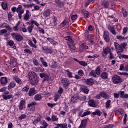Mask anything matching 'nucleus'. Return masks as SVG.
<instances>
[{
  "label": "nucleus",
  "mask_w": 128,
  "mask_h": 128,
  "mask_svg": "<svg viewBox=\"0 0 128 128\" xmlns=\"http://www.w3.org/2000/svg\"><path fill=\"white\" fill-rule=\"evenodd\" d=\"M24 104H26V100H22L18 106L19 110H24Z\"/></svg>",
  "instance_id": "16"
},
{
  "label": "nucleus",
  "mask_w": 128,
  "mask_h": 128,
  "mask_svg": "<svg viewBox=\"0 0 128 128\" xmlns=\"http://www.w3.org/2000/svg\"><path fill=\"white\" fill-rule=\"evenodd\" d=\"M114 84H120L122 82V80H120V77L117 75H114L112 78Z\"/></svg>",
  "instance_id": "6"
},
{
  "label": "nucleus",
  "mask_w": 128,
  "mask_h": 128,
  "mask_svg": "<svg viewBox=\"0 0 128 128\" xmlns=\"http://www.w3.org/2000/svg\"><path fill=\"white\" fill-rule=\"evenodd\" d=\"M16 12L18 14V18H20V20H22V14L24 12V10H22V5L18 6V8L16 10Z\"/></svg>",
  "instance_id": "2"
},
{
  "label": "nucleus",
  "mask_w": 128,
  "mask_h": 128,
  "mask_svg": "<svg viewBox=\"0 0 128 128\" xmlns=\"http://www.w3.org/2000/svg\"><path fill=\"white\" fill-rule=\"evenodd\" d=\"M2 98L5 100H10V98H12V94H8V95H2Z\"/></svg>",
  "instance_id": "26"
},
{
  "label": "nucleus",
  "mask_w": 128,
  "mask_h": 128,
  "mask_svg": "<svg viewBox=\"0 0 128 128\" xmlns=\"http://www.w3.org/2000/svg\"><path fill=\"white\" fill-rule=\"evenodd\" d=\"M33 62L35 66H38V61L36 58L33 59Z\"/></svg>",
  "instance_id": "60"
},
{
  "label": "nucleus",
  "mask_w": 128,
  "mask_h": 128,
  "mask_svg": "<svg viewBox=\"0 0 128 128\" xmlns=\"http://www.w3.org/2000/svg\"><path fill=\"white\" fill-rule=\"evenodd\" d=\"M80 100V96L78 94H74L70 98V102H77Z\"/></svg>",
  "instance_id": "7"
},
{
  "label": "nucleus",
  "mask_w": 128,
  "mask_h": 128,
  "mask_svg": "<svg viewBox=\"0 0 128 128\" xmlns=\"http://www.w3.org/2000/svg\"><path fill=\"white\" fill-rule=\"evenodd\" d=\"M81 47L82 48V50H88V46H86L84 44H81Z\"/></svg>",
  "instance_id": "49"
},
{
  "label": "nucleus",
  "mask_w": 128,
  "mask_h": 128,
  "mask_svg": "<svg viewBox=\"0 0 128 128\" xmlns=\"http://www.w3.org/2000/svg\"><path fill=\"white\" fill-rule=\"evenodd\" d=\"M10 64H12V66H14V68L18 66V62H16V58H14V57H11Z\"/></svg>",
  "instance_id": "15"
},
{
  "label": "nucleus",
  "mask_w": 128,
  "mask_h": 128,
  "mask_svg": "<svg viewBox=\"0 0 128 128\" xmlns=\"http://www.w3.org/2000/svg\"><path fill=\"white\" fill-rule=\"evenodd\" d=\"M116 38L117 40H126V38H124V37H122V36H116Z\"/></svg>",
  "instance_id": "57"
},
{
  "label": "nucleus",
  "mask_w": 128,
  "mask_h": 128,
  "mask_svg": "<svg viewBox=\"0 0 128 128\" xmlns=\"http://www.w3.org/2000/svg\"><path fill=\"white\" fill-rule=\"evenodd\" d=\"M78 76H84V71L82 70H80L78 71Z\"/></svg>",
  "instance_id": "58"
},
{
  "label": "nucleus",
  "mask_w": 128,
  "mask_h": 128,
  "mask_svg": "<svg viewBox=\"0 0 128 128\" xmlns=\"http://www.w3.org/2000/svg\"><path fill=\"white\" fill-rule=\"evenodd\" d=\"M93 116H102V112L100 110L96 109V110L95 112L92 113Z\"/></svg>",
  "instance_id": "28"
},
{
  "label": "nucleus",
  "mask_w": 128,
  "mask_h": 128,
  "mask_svg": "<svg viewBox=\"0 0 128 128\" xmlns=\"http://www.w3.org/2000/svg\"><path fill=\"white\" fill-rule=\"evenodd\" d=\"M35 100H42V95L40 94H37L34 96Z\"/></svg>",
  "instance_id": "36"
},
{
  "label": "nucleus",
  "mask_w": 128,
  "mask_h": 128,
  "mask_svg": "<svg viewBox=\"0 0 128 128\" xmlns=\"http://www.w3.org/2000/svg\"><path fill=\"white\" fill-rule=\"evenodd\" d=\"M80 66H88V63L84 61H79V63Z\"/></svg>",
  "instance_id": "41"
},
{
  "label": "nucleus",
  "mask_w": 128,
  "mask_h": 128,
  "mask_svg": "<svg viewBox=\"0 0 128 128\" xmlns=\"http://www.w3.org/2000/svg\"><path fill=\"white\" fill-rule=\"evenodd\" d=\"M110 102H112V101L110 100H108L107 102H106L105 104L106 108H112Z\"/></svg>",
  "instance_id": "31"
},
{
  "label": "nucleus",
  "mask_w": 128,
  "mask_h": 128,
  "mask_svg": "<svg viewBox=\"0 0 128 128\" xmlns=\"http://www.w3.org/2000/svg\"><path fill=\"white\" fill-rule=\"evenodd\" d=\"M47 106H49V108H52L54 106H56V104H50V103H48Z\"/></svg>",
  "instance_id": "63"
},
{
  "label": "nucleus",
  "mask_w": 128,
  "mask_h": 128,
  "mask_svg": "<svg viewBox=\"0 0 128 128\" xmlns=\"http://www.w3.org/2000/svg\"><path fill=\"white\" fill-rule=\"evenodd\" d=\"M26 118V116L25 114H22V115L20 116L18 118L20 120H24Z\"/></svg>",
  "instance_id": "43"
},
{
  "label": "nucleus",
  "mask_w": 128,
  "mask_h": 128,
  "mask_svg": "<svg viewBox=\"0 0 128 128\" xmlns=\"http://www.w3.org/2000/svg\"><path fill=\"white\" fill-rule=\"evenodd\" d=\"M64 38L66 40H68L70 44H74V41H72V38H70V36H66Z\"/></svg>",
  "instance_id": "34"
},
{
  "label": "nucleus",
  "mask_w": 128,
  "mask_h": 128,
  "mask_svg": "<svg viewBox=\"0 0 128 128\" xmlns=\"http://www.w3.org/2000/svg\"><path fill=\"white\" fill-rule=\"evenodd\" d=\"M88 114H90V111H87L86 112H84L81 116L82 118H84V116H88Z\"/></svg>",
  "instance_id": "50"
},
{
  "label": "nucleus",
  "mask_w": 128,
  "mask_h": 128,
  "mask_svg": "<svg viewBox=\"0 0 128 128\" xmlns=\"http://www.w3.org/2000/svg\"><path fill=\"white\" fill-rule=\"evenodd\" d=\"M112 52L110 47L103 48V51L102 52V56L104 58L106 56H108V54Z\"/></svg>",
  "instance_id": "3"
},
{
  "label": "nucleus",
  "mask_w": 128,
  "mask_h": 128,
  "mask_svg": "<svg viewBox=\"0 0 128 128\" xmlns=\"http://www.w3.org/2000/svg\"><path fill=\"white\" fill-rule=\"evenodd\" d=\"M56 126H60V128H68V124L66 123H64V124H55Z\"/></svg>",
  "instance_id": "30"
},
{
  "label": "nucleus",
  "mask_w": 128,
  "mask_h": 128,
  "mask_svg": "<svg viewBox=\"0 0 128 128\" xmlns=\"http://www.w3.org/2000/svg\"><path fill=\"white\" fill-rule=\"evenodd\" d=\"M30 13L28 10H26V13L24 16V20H28L30 19Z\"/></svg>",
  "instance_id": "21"
},
{
  "label": "nucleus",
  "mask_w": 128,
  "mask_h": 128,
  "mask_svg": "<svg viewBox=\"0 0 128 128\" xmlns=\"http://www.w3.org/2000/svg\"><path fill=\"white\" fill-rule=\"evenodd\" d=\"M13 80H14V82H16V84H22V80L18 78V76H14L13 78Z\"/></svg>",
  "instance_id": "19"
},
{
  "label": "nucleus",
  "mask_w": 128,
  "mask_h": 128,
  "mask_svg": "<svg viewBox=\"0 0 128 128\" xmlns=\"http://www.w3.org/2000/svg\"><path fill=\"white\" fill-rule=\"evenodd\" d=\"M7 44L8 46H12L13 48H16L14 44V42L12 40L8 41Z\"/></svg>",
  "instance_id": "29"
},
{
  "label": "nucleus",
  "mask_w": 128,
  "mask_h": 128,
  "mask_svg": "<svg viewBox=\"0 0 128 128\" xmlns=\"http://www.w3.org/2000/svg\"><path fill=\"white\" fill-rule=\"evenodd\" d=\"M114 126L112 124H108L105 126V128H112Z\"/></svg>",
  "instance_id": "64"
},
{
  "label": "nucleus",
  "mask_w": 128,
  "mask_h": 128,
  "mask_svg": "<svg viewBox=\"0 0 128 128\" xmlns=\"http://www.w3.org/2000/svg\"><path fill=\"white\" fill-rule=\"evenodd\" d=\"M50 10L47 9L43 12V16H45V18H46L50 16Z\"/></svg>",
  "instance_id": "27"
},
{
  "label": "nucleus",
  "mask_w": 128,
  "mask_h": 128,
  "mask_svg": "<svg viewBox=\"0 0 128 128\" xmlns=\"http://www.w3.org/2000/svg\"><path fill=\"white\" fill-rule=\"evenodd\" d=\"M66 72H67V76H68V78H72V73L70 72L68 70H66Z\"/></svg>",
  "instance_id": "48"
},
{
  "label": "nucleus",
  "mask_w": 128,
  "mask_h": 128,
  "mask_svg": "<svg viewBox=\"0 0 128 128\" xmlns=\"http://www.w3.org/2000/svg\"><path fill=\"white\" fill-rule=\"evenodd\" d=\"M84 82L87 86H93V84H94V79L92 78L87 79L85 80Z\"/></svg>",
  "instance_id": "11"
},
{
  "label": "nucleus",
  "mask_w": 128,
  "mask_h": 128,
  "mask_svg": "<svg viewBox=\"0 0 128 128\" xmlns=\"http://www.w3.org/2000/svg\"><path fill=\"white\" fill-rule=\"evenodd\" d=\"M100 96H101L102 98H108V94H106L104 92L100 93Z\"/></svg>",
  "instance_id": "39"
},
{
  "label": "nucleus",
  "mask_w": 128,
  "mask_h": 128,
  "mask_svg": "<svg viewBox=\"0 0 128 128\" xmlns=\"http://www.w3.org/2000/svg\"><path fill=\"white\" fill-rule=\"evenodd\" d=\"M126 118H128V114H125L123 120V124H126Z\"/></svg>",
  "instance_id": "61"
},
{
  "label": "nucleus",
  "mask_w": 128,
  "mask_h": 128,
  "mask_svg": "<svg viewBox=\"0 0 128 128\" xmlns=\"http://www.w3.org/2000/svg\"><path fill=\"white\" fill-rule=\"evenodd\" d=\"M8 32V30L4 29V30H0V36H2L4 34H6Z\"/></svg>",
  "instance_id": "47"
},
{
  "label": "nucleus",
  "mask_w": 128,
  "mask_h": 128,
  "mask_svg": "<svg viewBox=\"0 0 128 128\" xmlns=\"http://www.w3.org/2000/svg\"><path fill=\"white\" fill-rule=\"evenodd\" d=\"M38 92V90H36V88H30L28 92V95L29 96H34Z\"/></svg>",
  "instance_id": "9"
},
{
  "label": "nucleus",
  "mask_w": 128,
  "mask_h": 128,
  "mask_svg": "<svg viewBox=\"0 0 128 128\" xmlns=\"http://www.w3.org/2000/svg\"><path fill=\"white\" fill-rule=\"evenodd\" d=\"M114 44L116 50H122L120 45L118 44L117 42H114Z\"/></svg>",
  "instance_id": "37"
},
{
  "label": "nucleus",
  "mask_w": 128,
  "mask_h": 128,
  "mask_svg": "<svg viewBox=\"0 0 128 128\" xmlns=\"http://www.w3.org/2000/svg\"><path fill=\"white\" fill-rule=\"evenodd\" d=\"M36 77V72H30L28 73V78L30 80Z\"/></svg>",
  "instance_id": "12"
},
{
  "label": "nucleus",
  "mask_w": 128,
  "mask_h": 128,
  "mask_svg": "<svg viewBox=\"0 0 128 128\" xmlns=\"http://www.w3.org/2000/svg\"><path fill=\"white\" fill-rule=\"evenodd\" d=\"M66 24H68V22L66 20H64L60 24V26L61 28H64V26H66Z\"/></svg>",
  "instance_id": "46"
},
{
  "label": "nucleus",
  "mask_w": 128,
  "mask_h": 128,
  "mask_svg": "<svg viewBox=\"0 0 128 128\" xmlns=\"http://www.w3.org/2000/svg\"><path fill=\"white\" fill-rule=\"evenodd\" d=\"M2 6L3 10H8V4L6 3V2H2Z\"/></svg>",
  "instance_id": "32"
},
{
  "label": "nucleus",
  "mask_w": 128,
  "mask_h": 128,
  "mask_svg": "<svg viewBox=\"0 0 128 128\" xmlns=\"http://www.w3.org/2000/svg\"><path fill=\"white\" fill-rule=\"evenodd\" d=\"M6 26H8V24L6 23H1L0 24V28H6Z\"/></svg>",
  "instance_id": "55"
},
{
  "label": "nucleus",
  "mask_w": 128,
  "mask_h": 128,
  "mask_svg": "<svg viewBox=\"0 0 128 128\" xmlns=\"http://www.w3.org/2000/svg\"><path fill=\"white\" fill-rule=\"evenodd\" d=\"M30 90V86L26 85L24 88H22V92H28V91Z\"/></svg>",
  "instance_id": "40"
},
{
  "label": "nucleus",
  "mask_w": 128,
  "mask_h": 128,
  "mask_svg": "<svg viewBox=\"0 0 128 128\" xmlns=\"http://www.w3.org/2000/svg\"><path fill=\"white\" fill-rule=\"evenodd\" d=\"M60 98V94H56L54 96V100L55 102H57V100Z\"/></svg>",
  "instance_id": "56"
},
{
  "label": "nucleus",
  "mask_w": 128,
  "mask_h": 128,
  "mask_svg": "<svg viewBox=\"0 0 128 128\" xmlns=\"http://www.w3.org/2000/svg\"><path fill=\"white\" fill-rule=\"evenodd\" d=\"M80 90L82 92H84V94H88L89 90L86 86H81Z\"/></svg>",
  "instance_id": "20"
},
{
  "label": "nucleus",
  "mask_w": 128,
  "mask_h": 128,
  "mask_svg": "<svg viewBox=\"0 0 128 128\" xmlns=\"http://www.w3.org/2000/svg\"><path fill=\"white\" fill-rule=\"evenodd\" d=\"M102 6L104 7V8H108L110 6V3L106 0H103L101 3Z\"/></svg>",
  "instance_id": "18"
},
{
  "label": "nucleus",
  "mask_w": 128,
  "mask_h": 128,
  "mask_svg": "<svg viewBox=\"0 0 128 128\" xmlns=\"http://www.w3.org/2000/svg\"><path fill=\"white\" fill-rule=\"evenodd\" d=\"M127 46L128 44L126 42L120 44L121 50H124V48H126V46Z\"/></svg>",
  "instance_id": "51"
},
{
  "label": "nucleus",
  "mask_w": 128,
  "mask_h": 128,
  "mask_svg": "<svg viewBox=\"0 0 128 128\" xmlns=\"http://www.w3.org/2000/svg\"><path fill=\"white\" fill-rule=\"evenodd\" d=\"M68 46L70 50H76V46L74 44H68Z\"/></svg>",
  "instance_id": "35"
},
{
  "label": "nucleus",
  "mask_w": 128,
  "mask_h": 128,
  "mask_svg": "<svg viewBox=\"0 0 128 128\" xmlns=\"http://www.w3.org/2000/svg\"><path fill=\"white\" fill-rule=\"evenodd\" d=\"M11 36L14 40H16L17 42H22V40H24V37L22 36V35L18 34L16 32L11 33Z\"/></svg>",
  "instance_id": "1"
},
{
  "label": "nucleus",
  "mask_w": 128,
  "mask_h": 128,
  "mask_svg": "<svg viewBox=\"0 0 128 128\" xmlns=\"http://www.w3.org/2000/svg\"><path fill=\"white\" fill-rule=\"evenodd\" d=\"M108 58L110 60H114V54L112 52H110V56H108Z\"/></svg>",
  "instance_id": "52"
},
{
  "label": "nucleus",
  "mask_w": 128,
  "mask_h": 128,
  "mask_svg": "<svg viewBox=\"0 0 128 128\" xmlns=\"http://www.w3.org/2000/svg\"><path fill=\"white\" fill-rule=\"evenodd\" d=\"M16 82L12 81L10 83L8 87V90H12V88H14V87L16 86Z\"/></svg>",
  "instance_id": "24"
},
{
  "label": "nucleus",
  "mask_w": 128,
  "mask_h": 128,
  "mask_svg": "<svg viewBox=\"0 0 128 128\" xmlns=\"http://www.w3.org/2000/svg\"><path fill=\"white\" fill-rule=\"evenodd\" d=\"M86 122H88V120L86 119H84L81 121V124L79 126V128H86Z\"/></svg>",
  "instance_id": "17"
},
{
  "label": "nucleus",
  "mask_w": 128,
  "mask_h": 128,
  "mask_svg": "<svg viewBox=\"0 0 128 128\" xmlns=\"http://www.w3.org/2000/svg\"><path fill=\"white\" fill-rule=\"evenodd\" d=\"M34 24H32L30 26L28 27L27 30L30 34H31L32 32V28H34Z\"/></svg>",
  "instance_id": "38"
},
{
  "label": "nucleus",
  "mask_w": 128,
  "mask_h": 128,
  "mask_svg": "<svg viewBox=\"0 0 128 128\" xmlns=\"http://www.w3.org/2000/svg\"><path fill=\"white\" fill-rule=\"evenodd\" d=\"M36 102H32V103H30L28 104V108H29L28 110L32 114L34 112V106H36Z\"/></svg>",
  "instance_id": "5"
},
{
  "label": "nucleus",
  "mask_w": 128,
  "mask_h": 128,
  "mask_svg": "<svg viewBox=\"0 0 128 128\" xmlns=\"http://www.w3.org/2000/svg\"><path fill=\"white\" fill-rule=\"evenodd\" d=\"M95 73L96 74H98V76H99L100 74V68L98 67L96 69V72Z\"/></svg>",
  "instance_id": "53"
},
{
  "label": "nucleus",
  "mask_w": 128,
  "mask_h": 128,
  "mask_svg": "<svg viewBox=\"0 0 128 128\" xmlns=\"http://www.w3.org/2000/svg\"><path fill=\"white\" fill-rule=\"evenodd\" d=\"M8 19L9 20H12V12H8Z\"/></svg>",
  "instance_id": "59"
},
{
  "label": "nucleus",
  "mask_w": 128,
  "mask_h": 128,
  "mask_svg": "<svg viewBox=\"0 0 128 128\" xmlns=\"http://www.w3.org/2000/svg\"><path fill=\"white\" fill-rule=\"evenodd\" d=\"M39 81L40 78H38L36 76V77L30 80V83L32 86H36V84Z\"/></svg>",
  "instance_id": "10"
},
{
  "label": "nucleus",
  "mask_w": 128,
  "mask_h": 128,
  "mask_svg": "<svg viewBox=\"0 0 128 128\" xmlns=\"http://www.w3.org/2000/svg\"><path fill=\"white\" fill-rule=\"evenodd\" d=\"M28 44L30 46H32V48H36L37 46L36 45H35L34 44L32 43V42L29 40L28 41Z\"/></svg>",
  "instance_id": "45"
},
{
  "label": "nucleus",
  "mask_w": 128,
  "mask_h": 128,
  "mask_svg": "<svg viewBox=\"0 0 128 128\" xmlns=\"http://www.w3.org/2000/svg\"><path fill=\"white\" fill-rule=\"evenodd\" d=\"M0 80V83L4 86H6L8 84V79L6 77H2Z\"/></svg>",
  "instance_id": "22"
},
{
  "label": "nucleus",
  "mask_w": 128,
  "mask_h": 128,
  "mask_svg": "<svg viewBox=\"0 0 128 128\" xmlns=\"http://www.w3.org/2000/svg\"><path fill=\"white\" fill-rule=\"evenodd\" d=\"M88 104L92 108H96V102L93 100H89Z\"/></svg>",
  "instance_id": "23"
},
{
  "label": "nucleus",
  "mask_w": 128,
  "mask_h": 128,
  "mask_svg": "<svg viewBox=\"0 0 128 128\" xmlns=\"http://www.w3.org/2000/svg\"><path fill=\"white\" fill-rule=\"evenodd\" d=\"M40 76L41 78H44L43 82H48V80H50V74L44 72L40 73Z\"/></svg>",
  "instance_id": "4"
},
{
  "label": "nucleus",
  "mask_w": 128,
  "mask_h": 128,
  "mask_svg": "<svg viewBox=\"0 0 128 128\" xmlns=\"http://www.w3.org/2000/svg\"><path fill=\"white\" fill-rule=\"evenodd\" d=\"M108 30L110 31V32L112 34H114V36H116V30L114 29V27L112 26H109L108 27Z\"/></svg>",
  "instance_id": "14"
},
{
  "label": "nucleus",
  "mask_w": 128,
  "mask_h": 128,
  "mask_svg": "<svg viewBox=\"0 0 128 128\" xmlns=\"http://www.w3.org/2000/svg\"><path fill=\"white\" fill-rule=\"evenodd\" d=\"M52 122H58V118H56V116L52 115Z\"/></svg>",
  "instance_id": "42"
},
{
  "label": "nucleus",
  "mask_w": 128,
  "mask_h": 128,
  "mask_svg": "<svg viewBox=\"0 0 128 128\" xmlns=\"http://www.w3.org/2000/svg\"><path fill=\"white\" fill-rule=\"evenodd\" d=\"M104 38L106 42H110V33L108 31H104L103 34Z\"/></svg>",
  "instance_id": "8"
},
{
  "label": "nucleus",
  "mask_w": 128,
  "mask_h": 128,
  "mask_svg": "<svg viewBox=\"0 0 128 128\" xmlns=\"http://www.w3.org/2000/svg\"><path fill=\"white\" fill-rule=\"evenodd\" d=\"M31 24H35V26H40V24H38V22H36V21H34V20H32L31 21Z\"/></svg>",
  "instance_id": "54"
},
{
  "label": "nucleus",
  "mask_w": 128,
  "mask_h": 128,
  "mask_svg": "<svg viewBox=\"0 0 128 128\" xmlns=\"http://www.w3.org/2000/svg\"><path fill=\"white\" fill-rule=\"evenodd\" d=\"M100 76L102 80H108V74L106 72H103L101 74Z\"/></svg>",
  "instance_id": "25"
},
{
  "label": "nucleus",
  "mask_w": 128,
  "mask_h": 128,
  "mask_svg": "<svg viewBox=\"0 0 128 128\" xmlns=\"http://www.w3.org/2000/svg\"><path fill=\"white\" fill-rule=\"evenodd\" d=\"M61 82L64 86H68L70 84V80L66 78L62 79Z\"/></svg>",
  "instance_id": "13"
},
{
  "label": "nucleus",
  "mask_w": 128,
  "mask_h": 128,
  "mask_svg": "<svg viewBox=\"0 0 128 128\" xmlns=\"http://www.w3.org/2000/svg\"><path fill=\"white\" fill-rule=\"evenodd\" d=\"M24 52H26V54H32V50L28 48H25L24 50Z\"/></svg>",
  "instance_id": "44"
},
{
  "label": "nucleus",
  "mask_w": 128,
  "mask_h": 128,
  "mask_svg": "<svg viewBox=\"0 0 128 128\" xmlns=\"http://www.w3.org/2000/svg\"><path fill=\"white\" fill-rule=\"evenodd\" d=\"M126 32H128V27H124L123 28V31H122L123 34H126Z\"/></svg>",
  "instance_id": "62"
},
{
  "label": "nucleus",
  "mask_w": 128,
  "mask_h": 128,
  "mask_svg": "<svg viewBox=\"0 0 128 128\" xmlns=\"http://www.w3.org/2000/svg\"><path fill=\"white\" fill-rule=\"evenodd\" d=\"M90 76H94V78H96V71L92 70L90 72L89 74Z\"/></svg>",
  "instance_id": "33"
}]
</instances>
